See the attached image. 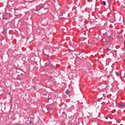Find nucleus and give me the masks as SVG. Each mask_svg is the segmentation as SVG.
I'll return each mask as SVG.
<instances>
[{
    "mask_svg": "<svg viewBox=\"0 0 125 125\" xmlns=\"http://www.w3.org/2000/svg\"><path fill=\"white\" fill-rule=\"evenodd\" d=\"M65 93H66V94H67V95H69V94H70V91H66Z\"/></svg>",
    "mask_w": 125,
    "mask_h": 125,
    "instance_id": "20e7f679",
    "label": "nucleus"
},
{
    "mask_svg": "<svg viewBox=\"0 0 125 125\" xmlns=\"http://www.w3.org/2000/svg\"><path fill=\"white\" fill-rule=\"evenodd\" d=\"M102 99V98L99 99V100H98V101H99V102H100V100H101Z\"/></svg>",
    "mask_w": 125,
    "mask_h": 125,
    "instance_id": "0eeeda50",
    "label": "nucleus"
},
{
    "mask_svg": "<svg viewBox=\"0 0 125 125\" xmlns=\"http://www.w3.org/2000/svg\"><path fill=\"white\" fill-rule=\"evenodd\" d=\"M4 19H5V20H7V18H4Z\"/></svg>",
    "mask_w": 125,
    "mask_h": 125,
    "instance_id": "1a4fd4ad",
    "label": "nucleus"
},
{
    "mask_svg": "<svg viewBox=\"0 0 125 125\" xmlns=\"http://www.w3.org/2000/svg\"><path fill=\"white\" fill-rule=\"evenodd\" d=\"M47 108H48V110H51V109H52V105H49V107L47 106Z\"/></svg>",
    "mask_w": 125,
    "mask_h": 125,
    "instance_id": "7ed1b4c3",
    "label": "nucleus"
},
{
    "mask_svg": "<svg viewBox=\"0 0 125 125\" xmlns=\"http://www.w3.org/2000/svg\"><path fill=\"white\" fill-rule=\"evenodd\" d=\"M110 48H107V49L108 50H111L112 48H113V45H110Z\"/></svg>",
    "mask_w": 125,
    "mask_h": 125,
    "instance_id": "f03ea898",
    "label": "nucleus"
},
{
    "mask_svg": "<svg viewBox=\"0 0 125 125\" xmlns=\"http://www.w3.org/2000/svg\"><path fill=\"white\" fill-rule=\"evenodd\" d=\"M116 76H117V77H119V74L116 73Z\"/></svg>",
    "mask_w": 125,
    "mask_h": 125,
    "instance_id": "6e6552de",
    "label": "nucleus"
},
{
    "mask_svg": "<svg viewBox=\"0 0 125 125\" xmlns=\"http://www.w3.org/2000/svg\"><path fill=\"white\" fill-rule=\"evenodd\" d=\"M108 118H109V116H105V119H106V120H108Z\"/></svg>",
    "mask_w": 125,
    "mask_h": 125,
    "instance_id": "423d86ee",
    "label": "nucleus"
},
{
    "mask_svg": "<svg viewBox=\"0 0 125 125\" xmlns=\"http://www.w3.org/2000/svg\"><path fill=\"white\" fill-rule=\"evenodd\" d=\"M118 107L120 109H123V108H125V104H119Z\"/></svg>",
    "mask_w": 125,
    "mask_h": 125,
    "instance_id": "f257e3e1",
    "label": "nucleus"
},
{
    "mask_svg": "<svg viewBox=\"0 0 125 125\" xmlns=\"http://www.w3.org/2000/svg\"><path fill=\"white\" fill-rule=\"evenodd\" d=\"M62 114H65L64 112H62Z\"/></svg>",
    "mask_w": 125,
    "mask_h": 125,
    "instance_id": "9d476101",
    "label": "nucleus"
},
{
    "mask_svg": "<svg viewBox=\"0 0 125 125\" xmlns=\"http://www.w3.org/2000/svg\"><path fill=\"white\" fill-rule=\"evenodd\" d=\"M103 3L104 5H106V1H104L103 2Z\"/></svg>",
    "mask_w": 125,
    "mask_h": 125,
    "instance_id": "39448f33",
    "label": "nucleus"
}]
</instances>
